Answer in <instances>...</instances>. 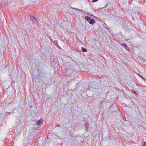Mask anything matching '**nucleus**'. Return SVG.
I'll return each mask as SVG.
<instances>
[{
  "label": "nucleus",
  "instance_id": "0eeeda50",
  "mask_svg": "<svg viewBox=\"0 0 146 146\" xmlns=\"http://www.w3.org/2000/svg\"><path fill=\"white\" fill-rule=\"evenodd\" d=\"M86 19L87 21H90L91 20V18L89 17H86Z\"/></svg>",
  "mask_w": 146,
  "mask_h": 146
},
{
  "label": "nucleus",
  "instance_id": "f257e3e1",
  "mask_svg": "<svg viewBox=\"0 0 146 146\" xmlns=\"http://www.w3.org/2000/svg\"><path fill=\"white\" fill-rule=\"evenodd\" d=\"M43 120L42 119H40L36 123V124L38 126L40 125L41 123H42Z\"/></svg>",
  "mask_w": 146,
  "mask_h": 146
},
{
  "label": "nucleus",
  "instance_id": "20e7f679",
  "mask_svg": "<svg viewBox=\"0 0 146 146\" xmlns=\"http://www.w3.org/2000/svg\"><path fill=\"white\" fill-rule=\"evenodd\" d=\"M138 76L140 78H141L144 81H145L146 80V79L143 77L142 76H141V75L138 74Z\"/></svg>",
  "mask_w": 146,
  "mask_h": 146
},
{
  "label": "nucleus",
  "instance_id": "9b49d317",
  "mask_svg": "<svg viewBox=\"0 0 146 146\" xmlns=\"http://www.w3.org/2000/svg\"><path fill=\"white\" fill-rule=\"evenodd\" d=\"M133 92L135 94H136L137 93L136 92L134 91H133Z\"/></svg>",
  "mask_w": 146,
  "mask_h": 146
},
{
  "label": "nucleus",
  "instance_id": "423d86ee",
  "mask_svg": "<svg viewBox=\"0 0 146 146\" xmlns=\"http://www.w3.org/2000/svg\"><path fill=\"white\" fill-rule=\"evenodd\" d=\"M123 46L125 48V49H127V45L126 44H122Z\"/></svg>",
  "mask_w": 146,
  "mask_h": 146
},
{
  "label": "nucleus",
  "instance_id": "9d476101",
  "mask_svg": "<svg viewBox=\"0 0 146 146\" xmlns=\"http://www.w3.org/2000/svg\"><path fill=\"white\" fill-rule=\"evenodd\" d=\"M103 102L102 101H101L100 103V105H102V104Z\"/></svg>",
  "mask_w": 146,
  "mask_h": 146
},
{
  "label": "nucleus",
  "instance_id": "39448f33",
  "mask_svg": "<svg viewBox=\"0 0 146 146\" xmlns=\"http://www.w3.org/2000/svg\"><path fill=\"white\" fill-rule=\"evenodd\" d=\"M82 52H87V50L85 48H82Z\"/></svg>",
  "mask_w": 146,
  "mask_h": 146
},
{
  "label": "nucleus",
  "instance_id": "6e6552de",
  "mask_svg": "<svg viewBox=\"0 0 146 146\" xmlns=\"http://www.w3.org/2000/svg\"><path fill=\"white\" fill-rule=\"evenodd\" d=\"M142 145L143 146H146V142H144L143 144H142Z\"/></svg>",
  "mask_w": 146,
  "mask_h": 146
},
{
  "label": "nucleus",
  "instance_id": "1a4fd4ad",
  "mask_svg": "<svg viewBox=\"0 0 146 146\" xmlns=\"http://www.w3.org/2000/svg\"><path fill=\"white\" fill-rule=\"evenodd\" d=\"M98 0H92V1L93 2H96Z\"/></svg>",
  "mask_w": 146,
  "mask_h": 146
},
{
  "label": "nucleus",
  "instance_id": "7ed1b4c3",
  "mask_svg": "<svg viewBox=\"0 0 146 146\" xmlns=\"http://www.w3.org/2000/svg\"><path fill=\"white\" fill-rule=\"evenodd\" d=\"M95 23V21L93 19H91L90 21L89 22V23L90 24H93L94 23Z\"/></svg>",
  "mask_w": 146,
  "mask_h": 146
},
{
  "label": "nucleus",
  "instance_id": "f03ea898",
  "mask_svg": "<svg viewBox=\"0 0 146 146\" xmlns=\"http://www.w3.org/2000/svg\"><path fill=\"white\" fill-rule=\"evenodd\" d=\"M31 20L35 23H37L36 20L34 17V16H31Z\"/></svg>",
  "mask_w": 146,
  "mask_h": 146
}]
</instances>
